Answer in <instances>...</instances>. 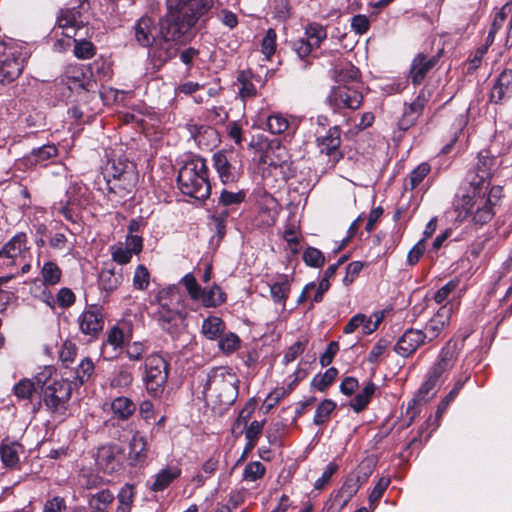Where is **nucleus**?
<instances>
[{"label":"nucleus","instance_id":"obj_1","mask_svg":"<svg viewBox=\"0 0 512 512\" xmlns=\"http://www.w3.org/2000/svg\"><path fill=\"white\" fill-rule=\"evenodd\" d=\"M213 0H167L168 12L156 25L147 16L134 26L135 40L149 48V57L157 68L176 55L177 44L186 43L194 36L198 19L212 6Z\"/></svg>","mask_w":512,"mask_h":512},{"label":"nucleus","instance_id":"obj_2","mask_svg":"<svg viewBox=\"0 0 512 512\" xmlns=\"http://www.w3.org/2000/svg\"><path fill=\"white\" fill-rule=\"evenodd\" d=\"M502 197L501 186H492L490 189L469 188L456 204L457 219L481 228L493 219Z\"/></svg>","mask_w":512,"mask_h":512},{"label":"nucleus","instance_id":"obj_3","mask_svg":"<svg viewBox=\"0 0 512 512\" xmlns=\"http://www.w3.org/2000/svg\"><path fill=\"white\" fill-rule=\"evenodd\" d=\"M177 182L180 191L197 200H205L210 195L207 166L202 158L186 161L179 169Z\"/></svg>","mask_w":512,"mask_h":512},{"label":"nucleus","instance_id":"obj_4","mask_svg":"<svg viewBox=\"0 0 512 512\" xmlns=\"http://www.w3.org/2000/svg\"><path fill=\"white\" fill-rule=\"evenodd\" d=\"M71 393L68 379L54 380L43 388V403L54 419L61 422L67 416Z\"/></svg>","mask_w":512,"mask_h":512},{"label":"nucleus","instance_id":"obj_5","mask_svg":"<svg viewBox=\"0 0 512 512\" xmlns=\"http://www.w3.org/2000/svg\"><path fill=\"white\" fill-rule=\"evenodd\" d=\"M168 380V364L159 354H151L145 359L143 381L147 392L160 396Z\"/></svg>","mask_w":512,"mask_h":512},{"label":"nucleus","instance_id":"obj_6","mask_svg":"<svg viewBox=\"0 0 512 512\" xmlns=\"http://www.w3.org/2000/svg\"><path fill=\"white\" fill-rule=\"evenodd\" d=\"M327 101L335 112L343 108L356 110L360 108L363 102L361 85L339 84L334 86L327 97Z\"/></svg>","mask_w":512,"mask_h":512},{"label":"nucleus","instance_id":"obj_7","mask_svg":"<svg viewBox=\"0 0 512 512\" xmlns=\"http://www.w3.org/2000/svg\"><path fill=\"white\" fill-rule=\"evenodd\" d=\"M495 163L496 159L489 151H480L476 164L467 173L469 188L490 189V177Z\"/></svg>","mask_w":512,"mask_h":512},{"label":"nucleus","instance_id":"obj_8","mask_svg":"<svg viewBox=\"0 0 512 512\" xmlns=\"http://www.w3.org/2000/svg\"><path fill=\"white\" fill-rule=\"evenodd\" d=\"M137 180L136 171H124L120 178H107L105 184L108 199L116 205L122 204L128 198H131Z\"/></svg>","mask_w":512,"mask_h":512},{"label":"nucleus","instance_id":"obj_9","mask_svg":"<svg viewBox=\"0 0 512 512\" xmlns=\"http://www.w3.org/2000/svg\"><path fill=\"white\" fill-rule=\"evenodd\" d=\"M316 143L320 155L328 158L326 162L327 166L329 168L335 167L343 157L340 151V129L337 126L330 128L325 136L317 137Z\"/></svg>","mask_w":512,"mask_h":512},{"label":"nucleus","instance_id":"obj_10","mask_svg":"<svg viewBox=\"0 0 512 512\" xmlns=\"http://www.w3.org/2000/svg\"><path fill=\"white\" fill-rule=\"evenodd\" d=\"M441 53L442 50L434 55H428L424 52L415 55L409 69V79L414 86L423 83L428 73L438 64Z\"/></svg>","mask_w":512,"mask_h":512},{"label":"nucleus","instance_id":"obj_11","mask_svg":"<svg viewBox=\"0 0 512 512\" xmlns=\"http://www.w3.org/2000/svg\"><path fill=\"white\" fill-rule=\"evenodd\" d=\"M123 449L119 445L101 446L96 455V465L107 474L117 472L122 467Z\"/></svg>","mask_w":512,"mask_h":512},{"label":"nucleus","instance_id":"obj_12","mask_svg":"<svg viewBox=\"0 0 512 512\" xmlns=\"http://www.w3.org/2000/svg\"><path fill=\"white\" fill-rule=\"evenodd\" d=\"M80 331L92 338H97L104 327L101 308L97 305L88 306L78 317Z\"/></svg>","mask_w":512,"mask_h":512},{"label":"nucleus","instance_id":"obj_13","mask_svg":"<svg viewBox=\"0 0 512 512\" xmlns=\"http://www.w3.org/2000/svg\"><path fill=\"white\" fill-rule=\"evenodd\" d=\"M429 98L430 92L423 88L420 90L418 96L408 106H405L403 115L398 121V128L400 130L406 131L415 125L422 115Z\"/></svg>","mask_w":512,"mask_h":512},{"label":"nucleus","instance_id":"obj_14","mask_svg":"<svg viewBox=\"0 0 512 512\" xmlns=\"http://www.w3.org/2000/svg\"><path fill=\"white\" fill-rule=\"evenodd\" d=\"M452 313V305H443L437 313L426 323L422 334L425 340L430 343L437 339L443 330L449 325Z\"/></svg>","mask_w":512,"mask_h":512},{"label":"nucleus","instance_id":"obj_15","mask_svg":"<svg viewBox=\"0 0 512 512\" xmlns=\"http://www.w3.org/2000/svg\"><path fill=\"white\" fill-rule=\"evenodd\" d=\"M457 359V344L450 340L441 348L437 360L431 366L429 372L441 378L454 367Z\"/></svg>","mask_w":512,"mask_h":512},{"label":"nucleus","instance_id":"obj_16","mask_svg":"<svg viewBox=\"0 0 512 512\" xmlns=\"http://www.w3.org/2000/svg\"><path fill=\"white\" fill-rule=\"evenodd\" d=\"M425 344H427V342L425 335L422 334V330L409 328L398 339L394 346V351L402 357H409L414 354L420 346Z\"/></svg>","mask_w":512,"mask_h":512},{"label":"nucleus","instance_id":"obj_17","mask_svg":"<svg viewBox=\"0 0 512 512\" xmlns=\"http://www.w3.org/2000/svg\"><path fill=\"white\" fill-rule=\"evenodd\" d=\"M249 147L256 153H259V163L267 164L269 166H277L278 163L271 157L270 152L275 148L283 152V148L278 140H269L264 135H257L249 142Z\"/></svg>","mask_w":512,"mask_h":512},{"label":"nucleus","instance_id":"obj_18","mask_svg":"<svg viewBox=\"0 0 512 512\" xmlns=\"http://www.w3.org/2000/svg\"><path fill=\"white\" fill-rule=\"evenodd\" d=\"M186 315V310H178L177 308L166 309L165 306L163 309L158 308L157 311L154 312V318L157 323L169 334L176 332L177 328L183 323Z\"/></svg>","mask_w":512,"mask_h":512},{"label":"nucleus","instance_id":"obj_19","mask_svg":"<svg viewBox=\"0 0 512 512\" xmlns=\"http://www.w3.org/2000/svg\"><path fill=\"white\" fill-rule=\"evenodd\" d=\"M185 295L180 291L179 286L170 285L160 290L155 296V301L158 303V308L163 309L164 304L166 309L186 310Z\"/></svg>","mask_w":512,"mask_h":512},{"label":"nucleus","instance_id":"obj_20","mask_svg":"<svg viewBox=\"0 0 512 512\" xmlns=\"http://www.w3.org/2000/svg\"><path fill=\"white\" fill-rule=\"evenodd\" d=\"M22 61L12 53L0 55V84L5 85L14 81L21 74Z\"/></svg>","mask_w":512,"mask_h":512},{"label":"nucleus","instance_id":"obj_21","mask_svg":"<svg viewBox=\"0 0 512 512\" xmlns=\"http://www.w3.org/2000/svg\"><path fill=\"white\" fill-rule=\"evenodd\" d=\"M146 437L136 431L129 442L128 461L131 466L143 467L147 460Z\"/></svg>","mask_w":512,"mask_h":512},{"label":"nucleus","instance_id":"obj_22","mask_svg":"<svg viewBox=\"0 0 512 512\" xmlns=\"http://www.w3.org/2000/svg\"><path fill=\"white\" fill-rule=\"evenodd\" d=\"M27 250V236L25 233L20 232L14 235L10 241L0 249V258L6 257L8 259L6 265L12 266L15 264V260L22 256Z\"/></svg>","mask_w":512,"mask_h":512},{"label":"nucleus","instance_id":"obj_23","mask_svg":"<svg viewBox=\"0 0 512 512\" xmlns=\"http://www.w3.org/2000/svg\"><path fill=\"white\" fill-rule=\"evenodd\" d=\"M469 379V375L465 376L463 379H458L453 388L450 390V392L444 397V399L440 402V404L437 407L436 415L435 417H429L425 424L427 426H431L432 430H436L440 425V419L450 403L457 397L460 390L463 388L464 384Z\"/></svg>","mask_w":512,"mask_h":512},{"label":"nucleus","instance_id":"obj_24","mask_svg":"<svg viewBox=\"0 0 512 512\" xmlns=\"http://www.w3.org/2000/svg\"><path fill=\"white\" fill-rule=\"evenodd\" d=\"M370 473V471L366 472L363 476L355 473L348 475L343 485L341 486L338 495H336L335 501L338 497L343 498V502L340 504V506L342 507L346 505L347 502L350 501L351 498L358 492L362 484L368 479Z\"/></svg>","mask_w":512,"mask_h":512},{"label":"nucleus","instance_id":"obj_25","mask_svg":"<svg viewBox=\"0 0 512 512\" xmlns=\"http://www.w3.org/2000/svg\"><path fill=\"white\" fill-rule=\"evenodd\" d=\"M230 164L226 161V192H225V203L226 207L233 206V205H239L242 202H244L247 190L246 189H239L237 191L233 190L232 187H228V183L236 181L239 176L240 172L235 171L234 173L230 172Z\"/></svg>","mask_w":512,"mask_h":512},{"label":"nucleus","instance_id":"obj_26","mask_svg":"<svg viewBox=\"0 0 512 512\" xmlns=\"http://www.w3.org/2000/svg\"><path fill=\"white\" fill-rule=\"evenodd\" d=\"M94 369L93 361L90 358L85 357L77 364L76 367L70 369L71 380L68 381L71 382V385H83L90 380L94 373Z\"/></svg>","mask_w":512,"mask_h":512},{"label":"nucleus","instance_id":"obj_27","mask_svg":"<svg viewBox=\"0 0 512 512\" xmlns=\"http://www.w3.org/2000/svg\"><path fill=\"white\" fill-rule=\"evenodd\" d=\"M181 475V469L176 466H166L161 469L156 475L154 482L150 486V490L153 492H160L166 489L174 480L179 478Z\"/></svg>","mask_w":512,"mask_h":512},{"label":"nucleus","instance_id":"obj_28","mask_svg":"<svg viewBox=\"0 0 512 512\" xmlns=\"http://www.w3.org/2000/svg\"><path fill=\"white\" fill-rule=\"evenodd\" d=\"M258 122L260 126L265 124L266 129L272 134H282L290 125L289 119L281 113L259 115Z\"/></svg>","mask_w":512,"mask_h":512},{"label":"nucleus","instance_id":"obj_29","mask_svg":"<svg viewBox=\"0 0 512 512\" xmlns=\"http://www.w3.org/2000/svg\"><path fill=\"white\" fill-rule=\"evenodd\" d=\"M270 295L274 303L282 306V311L286 309V301L291 291V283L287 276L282 275L279 280L269 284Z\"/></svg>","mask_w":512,"mask_h":512},{"label":"nucleus","instance_id":"obj_30","mask_svg":"<svg viewBox=\"0 0 512 512\" xmlns=\"http://www.w3.org/2000/svg\"><path fill=\"white\" fill-rule=\"evenodd\" d=\"M58 155V148L54 144L43 145L33 149L27 157L32 165L47 166L50 160Z\"/></svg>","mask_w":512,"mask_h":512},{"label":"nucleus","instance_id":"obj_31","mask_svg":"<svg viewBox=\"0 0 512 512\" xmlns=\"http://www.w3.org/2000/svg\"><path fill=\"white\" fill-rule=\"evenodd\" d=\"M512 85V70L505 69L498 76L495 84L493 85L489 100L493 103H499L505 96L507 90Z\"/></svg>","mask_w":512,"mask_h":512},{"label":"nucleus","instance_id":"obj_32","mask_svg":"<svg viewBox=\"0 0 512 512\" xmlns=\"http://www.w3.org/2000/svg\"><path fill=\"white\" fill-rule=\"evenodd\" d=\"M113 493L108 489L97 491L88 495V509L92 512H108V506L114 500Z\"/></svg>","mask_w":512,"mask_h":512},{"label":"nucleus","instance_id":"obj_33","mask_svg":"<svg viewBox=\"0 0 512 512\" xmlns=\"http://www.w3.org/2000/svg\"><path fill=\"white\" fill-rule=\"evenodd\" d=\"M224 330V325L221 318L209 317L204 320L202 325V332L208 339H218V346L224 350V338L221 336Z\"/></svg>","mask_w":512,"mask_h":512},{"label":"nucleus","instance_id":"obj_34","mask_svg":"<svg viewBox=\"0 0 512 512\" xmlns=\"http://www.w3.org/2000/svg\"><path fill=\"white\" fill-rule=\"evenodd\" d=\"M111 410L119 420H127L135 413L136 405L130 398L119 396L112 400Z\"/></svg>","mask_w":512,"mask_h":512},{"label":"nucleus","instance_id":"obj_35","mask_svg":"<svg viewBox=\"0 0 512 512\" xmlns=\"http://www.w3.org/2000/svg\"><path fill=\"white\" fill-rule=\"evenodd\" d=\"M253 78L254 76L250 69L242 70L237 75V80L233 86L238 89L243 99L254 96L257 92L256 86L252 81Z\"/></svg>","mask_w":512,"mask_h":512},{"label":"nucleus","instance_id":"obj_36","mask_svg":"<svg viewBox=\"0 0 512 512\" xmlns=\"http://www.w3.org/2000/svg\"><path fill=\"white\" fill-rule=\"evenodd\" d=\"M431 171V167L428 163L424 162L419 164L413 169L404 181L405 190H414L418 187L422 181L428 176Z\"/></svg>","mask_w":512,"mask_h":512},{"label":"nucleus","instance_id":"obj_37","mask_svg":"<svg viewBox=\"0 0 512 512\" xmlns=\"http://www.w3.org/2000/svg\"><path fill=\"white\" fill-rule=\"evenodd\" d=\"M67 76L74 87L89 91L93 86V82L88 75V70L83 66L70 68L67 71Z\"/></svg>","mask_w":512,"mask_h":512},{"label":"nucleus","instance_id":"obj_38","mask_svg":"<svg viewBox=\"0 0 512 512\" xmlns=\"http://www.w3.org/2000/svg\"><path fill=\"white\" fill-rule=\"evenodd\" d=\"M376 390L373 382H368L363 389L351 400L350 407L357 413L361 412L369 404Z\"/></svg>","mask_w":512,"mask_h":512},{"label":"nucleus","instance_id":"obj_39","mask_svg":"<svg viewBox=\"0 0 512 512\" xmlns=\"http://www.w3.org/2000/svg\"><path fill=\"white\" fill-rule=\"evenodd\" d=\"M360 73L358 68L350 63H346L340 68L335 69V80L339 84H356L360 85L358 79Z\"/></svg>","mask_w":512,"mask_h":512},{"label":"nucleus","instance_id":"obj_40","mask_svg":"<svg viewBox=\"0 0 512 512\" xmlns=\"http://www.w3.org/2000/svg\"><path fill=\"white\" fill-rule=\"evenodd\" d=\"M135 497V487L126 483L117 494L118 506L116 512H131Z\"/></svg>","mask_w":512,"mask_h":512},{"label":"nucleus","instance_id":"obj_41","mask_svg":"<svg viewBox=\"0 0 512 512\" xmlns=\"http://www.w3.org/2000/svg\"><path fill=\"white\" fill-rule=\"evenodd\" d=\"M336 406V403L331 399L322 400L316 408L313 423L318 426L327 423Z\"/></svg>","mask_w":512,"mask_h":512},{"label":"nucleus","instance_id":"obj_42","mask_svg":"<svg viewBox=\"0 0 512 512\" xmlns=\"http://www.w3.org/2000/svg\"><path fill=\"white\" fill-rule=\"evenodd\" d=\"M305 36L312 45L319 48L321 43L327 38L326 27L322 24L312 22L305 26Z\"/></svg>","mask_w":512,"mask_h":512},{"label":"nucleus","instance_id":"obj_43","mask_svg":"<svg viewBox=\"0 0 512 512\" xmlns=\"http://www.w3.org/2000/svg\"><path fill=\"white\" fill-rule=\"evenodd\" d=\"M338 370L335 367L328 368L323 374H317L311 381V386L320 392H325L335 381Z\"/></svg>","mask_w":512,"mask_h":512},{"label":"nucleus","instance_id":"obj_44","mask_svg":"<svg viewBox=\"0 0 512 512\" xmlns=\"http://www.w3.org/2000/svg\"><path fill=\"white\" fill-rule=\"evenodd\" d=\"M62 271L59 266L52 261L44 263L41 269V276L45 285H56L61 280Z\"/></svg>","mask_w":512,"mask_h":512},{"label":"nucleus","instance_id":"obj_45","mask_svg":"<svg viewBox=\"0 0 512 512\" xmlns=\"http://www.w3.org/2000/svg\"><path fill=\"white\" fill-rule=\"evenodd\" d=\"M58 26L72 25L78 26V29H83V21L81 20V12L79 8L65 9L61 11V14L57 18Z\"/></svg>","mask_w":512,"mask_h":512},{"label":"nucleus","instance_id":"obj_46","mask_svg":"<svg viewBox=\"0 0 512 512\" xmlns=\"http://www.w3.org/2000/svg\"><path fill=\"white\" fill-rule=\"evenodd\" d=\"M99 281L104 290L113 291L122 283V275L115 273L112 269H103L99 275Z\"/></svg>","mask_w":512,"mask_h":512},{"label":"nucleus","instance_id":"obj_47","mask_svg":"<svg viewBox=\"0 0 512 512\" xmlns=\"http://www.w3.org/2000/svg\"><path fill=\"white\" fill-rule=\"evenodd\" d=\"M124 171H135L134 164L126 160H119L118 162L113 160L105 169L104 180L106 181L107 178H120Z\"/></svg>","mask_w":512,"mask_h":512},{"label":"nucleus","instance_id":"obj_48","mask_svg":"<svg viewBox=\"0 0 512 512\" xmlns=\"http://www.w3.org/2000/svg\"><path fill=\"white\" fill-rule=\"evenodd\" d=\"M302 258L307 266L314 268H320L325 263L324 254L314 247H307L303 252Z\"/></svg>","mask_w":512,"mask_h":512},{"label":"nucleus","instance_id":"obj_49","mask_svg":"<svg viewBox=\"0 0 512 512\" xmlns=\"http://www.w3.org/2000/svg\"><path fill=\"white\" fill-rule=\"evenodd\" d=\"M276 40V31L273 28H269L261 41V52L267 60H269L276 51Z\"/></svg>","mask_w":512,"mask_h":512},{"label":"nucleus","instance_id":"obj_50","mask_svg":"<svg viewBox=\"0 0 512 512\" xmlns=\"http://www.w3.org/2000/svg\"><path fill=\"white\" fill-rule=\"evenodd\" d=\"M439 377L433 375L428 371L426 380L424 383L420 386L418 393H417V400L418 401H426L429 398V394L433 392L440 382Z\"/></svg>","mask_w":512,"mask_h":512},{"label":"nucleus","instance_id":"obj_51","mask_svg":"<svg viewBox=\"0 0 512 512\" xmlns=\"http://www.w3.org/2000/svg\"><path fill=\"white\" fill-rule=\"evenodd\" d=\"M132 381L133 375L131 371L125 367H121L110 379V385L113 388H125L131 385Z\"/></svg>","mask_w":512,"mask_h":512},{"label":"nucleus","instance_id":"obj_52","mask_svg":"<svg viewBox=\"0 0 512 512\" xmlns=\"http://www.w3.org/2000/svg\"><path fill=\"white\" fill-rule=\"evenodd\" d=\"M95 54V47L85 39H74V55L78 59H90Z\"/></svg>","mask_w":512,"mask_h":512},{"label":"nucleus","instance_id":"obj_53","mask_svg":"<svg viewBox=\"0 0 512 512\" xmlns=\"http://www.w3.org/2000/svg\"><path fill=\"white\" fill-rule=\"evenodd\" d=\"M150 283V273L144 265H138L133 276V287L137 290H145Z\"/></svg>","mask_w":512,"mask_h":512},{"label":"nucleus","instance_id":"obj_54","mask_svg":"<svg viewBox=\"0 0 512 512\" xmlns=\"http://www.w3.org/2000/svg\"><path fill=\"white\" fill-rule=\"evenodd\" d=\"M221 296L222 293L219 287L208 291L201 289V294L197 301H200L205 307H214L221 301Z\"/></svg>","mask_w":512,"mask_h":512},{"label":"nucleus","instance_id":"obj_55","mask_svg":"<svg viewBox=\"0 0 512 512\" xmlns=\"http://www.w3.org/2000/svg\"><path fill=\"white\" fill-rule=\"evenodd\" d=\"M390 484V478L382 477L379 479V481L376 483L374 488L372 489L370 495H369V504L373 508H375L379 502V500L382 498L385 490L388 488Z\"/></svg>","mask_w":512,"mask_h":512},{"label":"nucleus","instance_id":"obj_56","mask_svg":"<svg viewBox=\"0 0 512 512\" xmlns=\"http://www.w3.org/2000/svg\"><path fill=\"white\" fill-rule=\"evenodd\" d=\"M13 390L19 399H30L35 391V385L29 379H22L14 385Z\"/></svg>","mask_w":512,"mask_h":512},{"label":"nucleus","instance_id":"obj_57","mask_svg":"<svg viewBox=\"0 0 512 512\" xmlns=\"http://www.w3.org/2000/svg\"><path fill=\"white\" fill-rule=\"evenodd\" d=\"M1 461L6 467L12 468L19 462L18 452L14 446L4 445L0 448Z\"/></svg>","mask_w":512,"mask_h":512},{"label":"nucleus","instance_id":"obj_58","mask_svg":"<svg viewBox=\"0 0 512 512\" xmlns=\"http://www.w3.org/2000/svg\"><path fill=\"white\" fill-rule=\"evenodd\" d=\"M292 49L296 52L299 58L304 59L308 57L314 49H317L312 43L305 39L299 38L292 42Z\"/></svg>","mask_w":512,"mask_h":512},{"label":"nucleus","instance_id":"obj_59","mask_svg":"<svg viewBox=\"0 0 512 512\" xmlns=\"http://www.w3.org/2000/svg\"><path fill=\"white\" fill-rule=\"evenodd\" d=\"M389 347V341L381 338L377 341V343L372 347L368 357L367 361L371 364H377L380 360V358L384 355L387 348Z\"/></svg>","mask_w":512,"mask_h":512},{"label":"nucleus","instance_id":"obj_60","mask_svg":"<svg viewBox=\"0 0 512 512\" xmlns=\"http://www.w3.org/2000/svg\"><path fill=\"white\" fill-rule=\"evenodd\" d=\"M146 342L135 341L128 345L126 348V355L132 361H139L142 359L144 353L148 350Z\"/></svg>","mask_w":512,"mask_h":512},{"label":"nucleus","instance_id":"obj_61","mask_svg":"<svg viewBox=\"0 0 512 512\" xmlns=\"http://www.w3.org/2000/svg\"><path fill=\"white\" fill-rule=\"evenodd\" d=\"M181 283L185 286L187 293L192 300H198L201 294V287L197 283L195 277L192 274H186L182 279Z\"/></svg>","mask_w":512,"mask_h":512},{"label":"nucleus","instance_id":"obj_62","mask_svg":"<svg viewBox=\"0 0 512 512\" xmlns=\"http://www.w3.org/2000/svg\"><path fill=\"white\" fill-rule=\"evenodd\" d=\"M458 284H459L458 280H451V281L447 282L445 285H443L441 288H439L434 293V296H433L434 301L437 304L444 303L448 299L449 295L457 288Z\"/></svg>","mask_w":512,"mask_h":512},{"label":"nucleus","instance_id":"obj_63","mask_svg":"<svg viewBox=\"0 0 512 512\" xmlns=\"http://www.w3.org/2000/svg\"><path fill=\"white\" fill-rule=\"evenodd\" d=\"M77 355V347L74 343L66 341L60 352L59 357L62 363L69 368V363H72Z\"/></svg>","mask_w":512,"mask_h":512},{"label":"nucleus","instance_id":"obj_64","mask_svg":"<svg viewBox=\"0 0 512 512\" xmlns=\"http://www.w3.org/2000/svg\"><path fill=\"white\" fill-rule=\"evenodd\" d=\"M265 473V466L261 462H251L244 470V477L246 480L256 481L263 477Z\"/></svg>","mask_w":512,"mask_h":512}]
</instances>
